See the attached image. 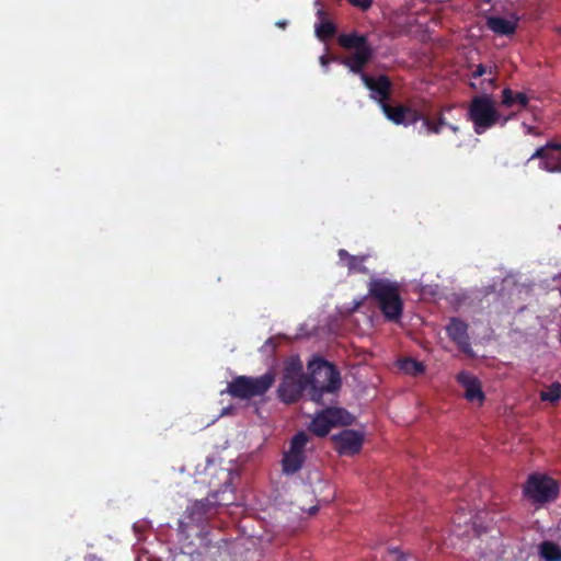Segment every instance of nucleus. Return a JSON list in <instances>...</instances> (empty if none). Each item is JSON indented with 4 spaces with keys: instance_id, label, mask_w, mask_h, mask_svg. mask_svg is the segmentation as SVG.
Segmentation results:
<instances>
[{
    "instance_id": "nucleus-16",
    "label": "nucleus",
    "mask_w": 561,
    "mask_h": 561,
    "mask_svg": "<svg viewBox=\"0 0 561 561\" xmlns=\"http://www.w3.org/2000/svg\"><path fill=\"white\" fill-rule=\"evenodd\" d=\"M340 262L347 268L348 274L360 273L367 274L368 268L365 266L367 255H352L346 250L337 251Z\"/></svg>"
},
{
    "instance_id": "nucleus-3",
    "label": "nucleus",
    "mask_w": 561,
    "mask_h": 561,
    "mask_svg": "<svg viewBox=\"0 0 561 561\" xmlns=\"http://www.w3.org/2000/svg\"><path fill=\"white\" fill-rule=\"evenodd\" d=\"M468 119L473 124L476 134L481 135L495 126L501 114L495 107L494 100L489 94L476 95L468 107Z\"/></svg>"
},
{
    "instance_id": "nucleus-12",
    "label": "nucleus",
    "mask_w": 561,
    "mask_h": 561,
    "mask_svg": "<svg viewBox=\"0 0 561 561\" xmlns=\"http://www.w3.org/2000/svg\"><path fill=\"white\" fill-rule=\"evenodd\" d=\"M335 449L340 455H355L363 446V435L354 430H343L332 437Z\"/></svg>"
},
{
    "instance_id": "nucleus-23",
    "label": "nucleus",
    "mask_w": 561,
    "mask_h": 561,
    "mask_svg": "<svg viewBox=\"0 0 561 561\" xmlns=\"http://www.w3.org/2000/svg\"><path fill=\"white\" fill-rule=\"evenodd\" d=\"M400 368L411 376H419L425 370V367L421 362L410 357L400 362Z\"/></svg>"
},
{
    "instance_id": "nucleus-22",
    "label": "nucleus",
    "mask_w": 561,
    "mask_h": 561,
    "mask_svg": "<svg viewBox=\"0 0 561 561\" xmlns=\"http://www.w3.org/2000/svg\"><path fill=\"white\" fill-rule=\"evenodd\" d=\"M540 556L546 561H561V548L552 541H545L540 546Z\"/></svg>"
},
{
    "instance_id": "nucleus-28",
    "label": "nucleus",
    "mask_w": 561,
    "mask_h": 561,
    "mask_svg": "<svg viewBox=\"0 0 561 561\" xmlns=\"http://www.w3.org/2000/svg\"><path fill=\"white\" fill-rule=\"evenodd\" d=\"M485 73H489V75H494V70L493 68H489V70L486 69V67L482 64H479L477 67H476V70L472 72V78H479V77H482L483 75Z\"/></svg>"
},
{
    "instance_id": "nucleus-2",
    "label": "nucleus",
    "mask_w": 561,
    "mask_h": 561,
    "mask_svg": "<svg viewBox=\"0 0 561 561\" xmlns=\"http://www.w3.org/2000/svg\"><path fill=\"white\" fill-rule=\"evenodd\" d=\"M368 296L376 302L387 321L397 322L403 312L400 285L388 278H370Z\"/></svg>"
},
{
    "instance_id": "nucleus-33",
    "label": "nucleus",
    "mask_w": 561,
    "mask_h": 561,
    "mask_svg": "<svg viewBox=\"0 0 561 561\" xmlns=\"http://www.w3.org/2000/svg\"><path fill=\"white\" fill-rule=\"evenodd\" d=\"M275 25L279 28L285 30L288 25V22L286 20H278L275 22Z\"/></svg>"
},
{
    "instance_id": "nucleus-25",
    "label": "nucleus",
    "mask_w": 561,
    "mask_h": 561,
    "mask_svg": "<svg viewBox=\"0 0 561 561\" xmlns=\"http://www.w3.org/2000/svg\"><path fill=\"white\" fill-rule=\"evenodd\" d=\"M316 33L320 39H328L335 35L336 27L331 21H322L316 26Z\"/></svg>"
},
{
    "instance_id": "nucleus-38",
    "label": "nucleus",
    "mask_w": 561,
    "mask_h": 561,
    "mask_svg": "<svg viewBox=\"0 0 561 561\" xmlns=\"http://www.w3.org/2000/svg\"><path fill=\"white\" fill-rule=\"evenodd\" d=\"M557 31L561 34V26H559V27L557 28Z\"/></svg>"
},
{
    "instance_id": "nucleus-17",
    "label": "nucleus",
    "mask_w": 561,
    "mask_h": 561,
    "mask_svg": "<svg viewBox=\"0 0 561 561\" xmlns=\"http://www.w3.org/2000/svg\"><path fill=\"white\" fill-rule=\"evenodd\" d=\"M337 43L341 47L345 49H354V51L373 48L368 43L367 37L365 35L357 34L356 32L341 34L337 38Z\"/></svg>"
},
{
    "instance_id": "nucleus-6",
    "label": "nucleus",
    "mask_w": 561,
    "mask_h": 561,
    "mask_svg": "<svg viewBox=\"0 0 561 561\" xmlns=\"http://www.w3.org/2000/svg\"><path fill=\"white\" fill-rule=\"evenodd\" d=\"M352 415L341 408H327L319 412L309 425L310 432L319 437H324L329 434L332 427L343 424H352Z\"/></svg>"
},
{
    "instance_id": "nucleus-34",
    "label": "nucleus",
    "mask_w": 561,
    "mask_h": 561,
    "mask_svg": "<svg viewBox=\"0 0 561 561\" xmlns=\"http://www.w3.org/2000/svg\"><path fill=\"white\" fill-rule=\"evenodd\" d=\"M447 127L449 129H451L454 133H457L459 130L458 126H455V125H451V124H448Z\"/></svg>"
},
{
    "instance_id": "nucleus-37",
    "label": "nucleus",
    "mask_w": 561,
    "mask_h": 561,
    "mask_svg": "<svg viewBox=\"0 0 561 561\" xmlns=\"http://www.w3.org/2000/svg\"><path fill=\"white\" fill-rule=\"evenodd\" d=\"M266 343L272 344V343H273V340H272V339H268Z\"/></svg>"
},
{
    "instance_id": "nucleus-13",
    "label": "nucleus",
    "mask_w": 561,
    "mask_h": 561,
    "mask_svg": "<svg viewBox=\"0 0 561 561\" xmlns=\"http://www.w3.org/2000/svg\"><path fill=\"white\" fill-rule=\"evenodd\" d=\"M446 333L462 353L472 356L473 352L468 334V324L465 321L451 318L446 327Z\"/></svg>"
},
{
    "instance_id": "nucleus-31",
    "label": "nucleus",
    "mask_w": 561,
    "mask_h": 561,
    "mask_svg": "<svg viewBox=\"0 0 561 561\" xmlns=\"http://www.w3.org/2000/svg\"><path fill=\"white\" fill-rule=\"evenodd\" d=\"M435 121H436V123H437V125H438V127H439L440 129H442L444 126H447V125H448V123L446 122L445 116H444V114H443V112H442V111L436 115Z\"/></svg>"
},
{
    "instance_id": "nucleus-36",
    "label": "nucleus",
    "mask_w": 561,
    "mask_h": 561,
    "mask_svg": "<svg viewBox=\"0 0 561 561\" xmlns=\"http://www.w3.org/2000/svg\"><path fill=\"white\" fill-rule=\"evenodd\" d=\"M489 81H490L491 83H494L495 79H494V78H491V79H489Z\"/></svg>"
},
{
    "instance_id": "nucleus-24",
    "label": "nucleus",
    "mask_w": 561,
    "mask_h": 561,
    "mask_svg": "<svg viewBox=\"0 0 561 561\" xmlns=\"http://www.w3.org/2000/svg\"><path fill=\"white\" fill-rule=\"evenodd\" d=\"M561 398V383L553 382L546 390L540 392V399L550 403H556Z\"/></svg>"
},
{
    "instance_id": "nucleus-18",
    "label": "nucleus",
    "mask_w": 561,
    "mask_h": 561,
    "mask_svg": "<svg viewBox=\"0 0 561 561\" xmlns=\"http://www.w3.org/2000/svg\"><path fill=\"white\" fill-rule=\"evenodd\" d=\"M488 27L499 35H512L516 31V23L505 18L491 16L486 21Z\"/></svg>"
},
{
    "instance_id": "nucleus-26",
    "label": "nucleus",
    "mask_w": 561,
    "mask_h": 561,
    "mask_svg": "<svg viewBox=\"0 0 561 561\" xmlns=\"http://www.w3.org/2000/svg\"><path fill=\"white\" fill-rule=\"evenodd\" d=\"M462 515H465L463 510L459 508V511H457L455 513V515L453 516L454 524H457L458 526H460L461 524H468L469 522H472L474 527L478 526L477 520H473L477 517V515H473L472 512H469V514H468L469 517L463 520L461 518Z\"/></svg>"
},
{
    "instance_id": "nucleus-1",
    "label": "nucleus",
    "mask_w": 561,
    "mask_h": 561,
    "mask_svg": "<svg viewBox=\"0 0 561 561\" xmlns=\"http://www.w3.org/2000/svg\"><path fill=\"white\" fill-rule=\"evenodd\" d=\"M307 383L309 396L318 404H324V393H334L341 388V375L336 367L322 357H314L308 363Z\"/></svg>"
},
{
    "instance_id": "nucleus-27",
    "label": "nucleus",
    "mask_w": 561,
    "mask_h": 561,
    "mask_svg": "<svg viewBox=\"0 0 561 561\" xmlns=\"http://www.w3.org/2000/svg\"><path fill=\"white\" fill-rule=\"evenodd\" d=\"M388 561H404L405 557L402 551L398 548H389L388 549Z\"/></svg>"
},
{
    "instance_id": "nucleus-10",
    "label": "nucleus",
    "mask_w": 561,
    "mask_h": 561,
    "mask_svg": "<svg viewBox=\"0 0 561 561\" xmlns=\"http://www.w3.org/2000/svg\"><path fill=\"white\" fill-rule=\"evenodd\" d=\"M534 159L540 160V169L550 173H561V144L548 141L545 146L536 149L530 156L529 160Z\"/></svg>"
},
{
    "instance_id": "nucleus-8",
    "label": "nucleus",
    "mask_w": 561,
    "mask_h": 561,
    "mask_svg": "<svg viewBox=\"0 0 561 561\" xmlns=\"http://www.w3.org/2000/svg\"><path fill=\"white\" fill-rule=\"evenodd\" d=\"M382 112L385 116L396 125L410 126L420 122L422 118L421 100L412 103H399L396 105L383 104Z\"/></svg>"
},
{
    "instance_id": "nucleus-20",
    "label": "nucleus",
    "mask_w": 561,
    "mask_h": 561,
    "mask_svg": "<svg viewBox=\"0 0 561 561\" xmlns=\"http://www.w3.org/2000/svg\"><path fill=\"white\" fill-rule=\"evenodd\" d=\"M529 103V98L524 92H513L510 88L502 91V104L506 107L519 105L525 108Z\"/></svg>"
},
{
    "instance_id": "nucleus-32",
    "label": "nucleus",
    "mask_w": 561,
    "mask_h": 561,
    "mask_svg": "<svg viewBox=\"0 0 561 561\" xmlns=\"http://www.w3.org/2000/svg\"><path fill=\"white\" fill-rule=\"evenodd\" d=\"M333 57H334V56H332V57H328V56L323 55V56H321V57H320V64H321L323 67H327V66H328V64H329L331 60H332V61H334V60H333Z\"/></svg>"
},
{
    "instance_id": "nucleus-29",
    "label": "nucleus",
    "mask_w": 561,
    "mask_h": 561,
    "mask_svg": "<svg viewBox=\"0 0 561 561\" xmlns=\"http://www.w3.org/2000/svg\"><path fill=\"white\" fill-rule=\"evenodd\" d=\"M352 5L359 8L363 11L368 10L373 0H347Z\"/></svg>"
},
{
    "instance_id": "nucleus-21",
    "label": "nucleus",
    "mask_w": 561,
    "mask_h": 561,
    "mask_svg": "<svg viewBox=\"0 0 561 561\" xmlns=\"http://www.w3.org/2000/svg\"><path fill=\"white\" fill-rule=\"evenodd\" d=\"M421 103L422 118H420V122H422V127L426 130L427 134H440L442 130L438 127L436 121L430 117V102L424 99H421Z\"/></svg>"
},
{
    "instance_id": "nucleus-5",
    "label": "nucleus",
    "mask_w": 561,
    "mask_h": 561,
    "mask_svg": "<svg viewBox=\"0 0 561 561\" xmlns=\"http://www.w3.org/2000/svg\"><path fill=\"white\" fill-rule=\"evenodd\" d=\"M309 436L306 432L299 431L290 439L288 450L284 451L282 458V470L286 476L297 473L306 461V445Z\"/></svg>"
},
{
    "instance_id": "nucleus-4",
    "label": "nucleus",
    "mask_w": 561,
    "mask_h": 561,
    "mask_svg": "<svg viewBox=\"0 0 561 561\" xmlns=\"http://www.w3.org/2000/svg\"><path fill=\"white\" fill-rule=\"evenodd\" d=\"M275 381L272 373L259 377L237 376L227 387V392L237 399L249 400L265 394Z\"/></svg>"
},
{
    "instance_id": "nucleus-15",
    "label": "nucleus",
    "mask_w": 561,
    "mask_h": 561,
    "mask_svg": "<svg viewBox=\"0 0 561 561\" xmlns=\"http://www.w3.org/2000/svg\"><path fill=\"white\" fill-rule=\"evenodd\" d=\"M373 55V48L359 49L346 57H333V60L347 67L351 72L358 75L363 80L364 68L371 60Z\"/></svg>"
},
{
    "instance_id": "nucleus-14",
    "label": "nucleus",
    "mask_w": 561,
    "mask_h": 561,
    "mask_svg": "<svg viewBox=\"0 0 561 561\" xmlns=\"http://www.w3.org/2000/svg\"><path fill=\"white\" fill-rule=\"evenodd\" d=\"M457 382L465 389V398L469 402L483 403L485 396L480 380L470 371L461 370L456 376Z\"/></svg>"
},
{
    "instance_id": "nucleus-7",
    "label": "nucleus",
    "mask_w": 561,
    "mask_h": 561,
    "mask_svg": "<svg viewBox=\"0 0 561 561\" xmlns=\"http://www.w3.org/2000/svg\"><path fill=\"white\" fill-rule=\"evenodd\" d=\"M558 484L547 476L530 474L524 485V494L537 503H546L557 499Z\"/></svg>"
},
{
    "instance_id": "nucleus-35",
    "label": "nucleus",
    "mask_w": 561,
    "mask_h": 561,
    "mask_svg": "<svg viewBox=\"0 0 561 561\" xmlns=\"http://www.w3.org/2000/svg\"><path fill=\"white\" fill-rule=\"evenodd\" d=\"M318 15L322 18L324 15V11L323 10H319L318 11Z\"/></svg>"
},
{
    "instance_id": "nucleus-30",
    "label": "nucleus",
    "mask_w": 561,
    "mask_h": 561,
    "mask_svg": "<svg viewBox=\"0 0 561 561\" xmlns=\"http://www.w3.org/2000/svg\"><path fill=\"white\" fill-rule=\"evenodd\" d=\"M290 368V374H293L294 376H297V375H304L301 373V369H302V365L300 362H293L290 364H288L285 368V371Z\"/></svg>"
},
{
    "instance_id": "nucleus-19",
    "label": "nucleus",
    "mask_w": 561,
    "mask_h": 561,
    "mask_svg": "<svg viewBox=\"0 0 561 561\" xmlns=\"http://www.w3.org/2000/svg\"><path fill=\"white\" fill-rule=\"evenodd\" d=\"M215 502L209 499L196 501L190 510V518L198 524L204 523L207 515L211 513Z\"/></svg>"
},
{
    "instance_id": "nucleus-9",
    "label": "nucleus",
    "mask_w": 561,
    "mask_h": 561,
    "mask_svg": "<svg viewBox=\"0 0 561 561\" xmlns=\"http://www.w3.org/2000/svg\"><path fill=\"white\" fill-rule=\"evenodd\" d=\"M307 387H308L307 376L306 375L294 376L293 374H290V368H288L285 371L283 379L278 386V390H277L278 398L284 403H287V404L295 403L300 399L304 390Z\"/></svg>"
},
{
    "instance_id": "nucleus-11",
    "label": "nucleus",
    "mask_w": 561,
    "mask_h": 561,
    "mask_svg": "<svg viewBox=\"0 0 561 561\" xmlns=\"http://www.w3.org/2000/svg\"><path fill=\"white\" fill-rule=\"evenodd\" d=\"M363 83L370 91V98L375 100L383 108V104H388L391 91L392 82L386 75H379L378 77H371L367 73H363Z\"/></svg>"
}]
</instances>
